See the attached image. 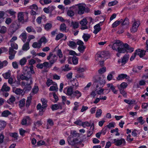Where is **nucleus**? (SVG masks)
<instances>
[{"instance_id":"1","label":"nucleus","mask_w":148,"mask_h":148,"mask_svg":"<svg viewBox=\"0 0 148 148\" xmlns=\"http://www.w3.org/2000/svg\"><path fill=\"white\" fill-rule=\"evenodd\" d=\"M19 76L22 80H24L21 82V85L24 86L25 88L27 90H30L32 88L31 85L33 83L32 78L30 72L28 71L27 73L21 74Z\"/></svg>"},{"instance_id":"2","label":"nucleus","mask_w":148,"mask_h":148,"mask_svg":"<svg viewBox=\"0 0 148 148\" xmlns=\"http://www.w3.org/2000/svg\"><path fill=\"white\" fill-rule=\"evenodd\" d=\"M63 92L66 95L70 96L71 99H74L75 97L78 99L82 95V93L79 91L76 90L73 91V88L71 86L65 88Z\"/></svg>"},{"instance_id":"3","label":"nucleus","mask_w":148,"mask_h":148,"mask_svg":"<svg viewBox=\"0 0 148 148\" xmlns=\"http://www.w3.org/2000/svg\"><path fill=\"white\" fill-rule=\"evenodd\" d=\"M75 6H77V13L79 15H81L85 12H88L89 11V9L87 8H86L83 5L82 3H79L75 5Z\"/></svg>"},{"instance_id":"4","label":"nucleus","mask_w":148,"mask_h":148,"mask_svg":"<svg viewBox=\"0 0 148 148\" xmlns=\"http://www.w3.org/2000/svg\"><path fill=\"white\" fill-rule=\"evenodd\" d=\"M128 46L127 44H123L121 42L119 47H117V51L119 53H125L126 52V49Z\"/></svg>"},{"instance_id":"5","label":"nucleus","mask_w":148,"mask_h":148,"mask_svg":"<svg viewBox=\"0 0 148 148\" xmlns=\"http://www.w3.org/2000/svg\"><path fill=\"white\" fill-rule=\"evenodd\" d=\"M77 10V7L74 5L70 7L67 11V14L70 17H72L75 14L74 12Z\"/></svg>"},{"instance_id":"6","label":"nucleus","mask_w":148,"mask_h":148,"mask_svg":"<svg viewBox=\"0 0 148 148\" xmlns=\"http://www.w3.org/2000/svg\"><path fill=\"white\" fill-rule=\"evenodd\" d=\"M50 59L49 62L50 64L52 65L56 62L57 60V57L56 55H53L51 52H50L49 56L47 57V59L49 60Z\"/></svg>"},{"instance_id":"7","label":"nucleus","mask_w":148,"mask_h":148,"mask_svg":"<svg viewBox=\"0 0 148 148\" xmlns=\"http://www.w3.org/2000/svg\"><path fill=\"white\" fill-rule=\"evenodd\" d=\"M67 141L69 144L71 145H74L76 142L78 141V140L77 138H74L71 137V135L69 136L67 138Z\"/></svg>"},{"instance_id":"8","label":"nucleus","mask_w":148,"mask_h":148,"mask_svg":"<svg viewBox=\"0 0 148 148\" xmlns=\"http://www.w3.org/2000/svg\"><path fill=\"white\" fill-rule=\"evenodd\" d=\"M112 143H114L115 145L117 146H119L121 145L123 143L124 144L125 143V141L123 138H121L120 140H117L115 139L112 141Z\"/></svg>"},{"instance_id":"9","label":"nucleus","mask_w":148,"mask_h":148,"mask_svg":"<svg viewBox=\"0 0 148 148\" xmlns=\"http://www.w3.org/2000/svg\"><path fill=\"white\" fill-rule=\"evenodd\" d=\"M16 52V51L14 50L13 49H12V47H10L8 51L9 54L10 55L9 56V59L10 60L13 59L14 58Z\"/></svg>"},{"instance_id":"10","label":"nucleus","mask_w":148,"mask_h":148,"mask_svg":"<svg viewBox=\"0 0 148 148\" xmlns=\"http://www.w3.org/2000/svg\"><path fill=\"white\" fill-rule=\"evenodd\" d=\"M97 82L96 88H98L99 86H100V87H103L104 84H105V81L102 77L99 76L98 78Z\"/></svg>"},{"instance_id":"11","label":"nucleus","mask_w":148,"mask_h":148,"mask_svg":"<svg viewBox=\"0 0 148 148\" xmlns=\"http://www.w3.org/2000/svg\"><path fill=\"white\" fill-rule=\"evenodd\" d=\"M17 17L18 21L22 23L27 21V20H26L25 21L24 20L23 13V12H18V13Z\"/></svg>"},{"instance_id":"12","label":"nucleus","mask_w":148,"mask_h":148,"mask_svg":"<svg viewBox=\"0 0 148 148\" xmlns=\"http://www.w3.org/2000/svg\"><path fill=\"white\" fill-rule=\"evenodd\" d=\"M129 58V55H125L122 58L121 61V60L119 59L118 60V62L119 63H121L122 65H124L127 63Z\"/></svg>"},{"instance_id":"13","label":"nucleus","mask_w":148,"mask_h":148,"mask_svg":"<svg viewBox=\"0 0 148 148\" xmlns=\"http://www.w3.org/2000/svg\"><path fill=\"white\" fill-rule=\"evenodd\" d=\"M146 51L139 49L135 51V53L139 56L140 57L142 58L145 54Z\"/></svg>"},{"instance_id":"14","label":"nucleus","mask_w":148,"mask_h":148,"mask_svg":"<svg viewBox=\"0 0 148 148\" xmlns=\"http://www.w3.org/2000/svg\"><path fill=\"white\" fill-rule=\"evenodd\" d=\"M121 42L119 40H116L115 42L112 46V49L113 50L117 51V47H119Z\"/></svg>"},{"instance_id":"15","label":"nucleus","mask_w":148,"mask_h":148,"mask_svg":"<svg viewBox=\"0 0 148 148\" xmlns=\"http://www.w3.org/2000/svg\"><path fill=\"white\" fill-rule=\"evenodd\" d=\"M21 26L19 23H14L12 24L11 27L13 29L16 31L21 27Z\"/></svg>"},{"instance_id":"16","label":"nucleus","mask_w":148,"mask_h":148,"mask_svg":"<svg viewBox=\"0 0 148 148\" xmlns=\"http://www.w3.org/2000/svg\"><path fill=\"white\" fill-rule=\"evenodd\" d=\"M103 52H98L95 56V59L96 60H100L101 58H103Z\"/></svg>"},{"instance_id":"17","label":"nucleus","mask_w":148,"mask_h":148,"mask_svg":"<svg viewBox=\"0 0 148 148\" xmlns=\"http://www.w3.org/2000/svg\"><path fill=\"white\" fill-rule=\"evenodd\" d=\"M10 90V88L8 86L6 83H4L3 85L1 90L2 91L8 92Z\"/></svg>"},{"instance_id":"18","label":"nucleus","mask_w":148,"mask_h":148,"mask_svg":"<svg viewBox=\"0 0 148 148\" xmlns=\"http://www.w3.org/2000/svg\"><path fill=\"white\" fill-rule=\"evenodd\" d=\"M94 30L93 33L95 34H97L99 31H100L101 28L100 25L97 24L94 26Z\"/></svg>"},{"instance_id":"19","label":"nucleus","mask_w":148,"mask_h":148,"mask_svg":"<svg viewBox=\"0 0 148 148\" xmlns=\"http://www.w3.org/2000/svg\"><path fill=\"white\" fill-rule=\"evenodd\" d=\"M19 37L22 40L23 42H25L27 38V34L25 32H24L21 34Z\"/></svg>"},{"instance_id":"20","label":"nucleus","mask_w":148,"mask_h":148,"mask_svg":"<svg viewBox=\"0 0 148 148\" xmlns=\"http://www.w3.org/2000/svg\"><path fill=\"white\" fill-rule=\"evenodd\" d=\"M128 85L126 82H123L120 85H118L117 87L119 89H125Z\"/></svg>"},{"instance_id":"21","label":"nucleus","mask_w":148,"mask_h":148,"mask_svg":"<svg viewBox=\"0 0 148 148\" xmlns=\"http://www.w3.org/2000/svg\"><path fill=\"white\" fill-rule=\"evenodd\" d=\"M30 122L29 117L27 116L26 118L23 119L21 123L22 125H26Z\"/></svg>"},{"instance_id":"22","label":"nucleus","mask_w":148,"mask_h":148,"mask_svg":"<svg viewBox=\"0 0 148 148\" xmlns=\"http://www.w3.org/2000/svg\"><path fill=\"white\" fill-rule=\"evenodd\" d=\"M68 45L70 47L72 48L76 47L77 46V43L71 40L69 41Z\"/></svg>"},{"instance_id":"23","label":"nucleus","mask_w":148,"mask_h":148,"mask_svg":"<svg viewBox=\"0 0 148 148\" xmlns=\"http://www.w3.org/2000/svg\"><path fill=\"white\" fill-rule=\"evenodd\" d=\"M58 89L57 84H55L53 86H51L49 89V90L51 91H58Z\"/></svg>"},{"instance_id":"24","label":"nucleus","mask_w":148,"mask_h":148,"mask_svg":"<svg viewBox=\"0 0 148 148\" xmlns=\"http://www.w3.org/2000/svg\"><path fill=\"white\" fill-rule=\"evenodd\" d=\"M127 77V75L126 74H121L119 75L117 78V79L118 80H121L124 79L125 78H126Z\"/></svg>"},{"instance_id":"25","label":"nucleus","mask_w":148,"mask_h":148,"mask_svg":"<svg viewBox=\"0 0 148 148\" xmlns=\"http://www.w3.org/2000/svg\"><path fill=\"white\" fill-rule=\"evenodd\" d=\"M70 26L72 27L74 29L77 28L79 26V23L77 22L72 21Z\"/></svg>"},{"instance_id":"26","label":"nucleus","mask_w":148,"mask_h":148,"mask_svg":"<svg viewBox=\"0 0 148 148\" xmlns=\"http://www.w3.org/2000/svg\"><path fill=\"white\" fill-rule=\"evenodd\" d=\"M123 21V19H121L120 21H116L114 22L112 25V27L113 28L116 27L120 23Z\"/></svg>"},{"instance_id":"27","label":"nucleus","mask_w":148,"mask_h":148,"mask_svg":"<svg viewBox=\"0 0 148 148\" xmlns=\"http://www.w3.org/2000/svg\"><path fill=\"white\" fill-rule=\"evenodd\" d=\"M32 99V97L31 96L28 97L27 98L25 104V106L26 107H28L30 105Z\"/></svg>"},{"instance_id":"28","label":"nucleus","mask_w":148,"mask_h":148,"mask_svg":"<svg viewBox=\"0 0 148 148\" xmlns=\"http://www.w3.org/2000/svg\"><path fill=\"white\" fill-rule=\"evenodd\" d=\"M91 36L90 34H84L82 38L85 42H87L90 37Z\"/></svg>"},{"instance_id":"29","label":"nucleus","mask_w":148,"mask_h":148,"mask_svg":"<svg viewBox=\"0 0 148 148\" xmlns=\"http://www.w3.org/2000/svg\"><path fill=\"white\" fill-rule=\"evenodd\" d=\"M25 99L23 98L19 101V106L20 108H21L24 106L25 105Z\"/></svg>"},{"instance_id":"30","label":"nucleus","mask_w":148,"mask_h":148,"mask_svg":"<svg viewBox=\"0 0 148 148\" xmlns=\"http://www.w3.org/2000/svg\"><path fill=\"white\" fill-rule=\"evenodd\" d=\"M41 45L40 44L39 41L38 42H35L33 43L32 46L34 48H40L41 47Z\"/></svg>"},{"instance_id":"31","label":"nucleus","mask_w":148,"mask_h":148,"mask_svg":"<svg viewBox=\"0 0 148 148\" xmlns=\"http://www.w3.org/2000/svg\"><path fill=\"white\" fill-rule=\"evenodd\" d=\"M41 100L42 102V107L46 108L47 106V100L46 99L44 98H42Z\"/></svg>"},{"instance_id":"32","label":"nucleus","mask_w":148,"mask_h":148,"mask_svg":"<svg viewBox=\"0 0 148 148\" xmlns=\"http://www.w3.org/2000/svg\"><path fill=\"white\" fill-rule=\"evenodd\" d=\"M27 62V59L26 58L24 57L20 60L19 62L20 64L22 66L25 65Z\"/></svg>"},{"instance_id":"33","label":"nucleus","mask_w":148,"mask_h":148,"mask_svg":"<svg viewBox=\"0 0 148 148\" xmlns=\"http://www.w3.org/2000/svg\"><path fill=\"white\" fill-rule=\"evenodd\" d=\"M2 75L4 78L6 79H8L11 75V72L10 71H8V72H6L2 74Z\"/></svg>"},{"instance_id":"34","label":"nucleus","mask_w":148,"mask_h":148,"mask_svg":"<svg viewBox=\"0 0 148 148\" xmlns=\"http://www.w3.org/2000/svg\"><path fill=\"white\" fill-rule=\"evenodd\" d=\"M29 48V44L28 42H26L24 44L22 47V50L23 51H26Z\"/></svg>"},{"instance_id":"35","label":"nucleus","mask_w":148,"mask_h":148,"mask_svg":"<svg viewBox=\"0 0 148 148\" xmlns=\"http://www.w3.org/2000/svg\"><path fill=\"white\" fill-rule=\"evenodd\" d=\"M39 90L38 87L37 86H34L32 90V94L34 95L37 93Z\"/></svg>"},{"instance_id":"36","label":"nucleus","mask_w":148,"mask_h":148,"mask_svg":"<svg viewBox=\"0 0 148 148\" xmlns=\"http://www.w3.org/2000/svg\"><path fill=\"white\" fill-rule=\"evenodd\" d=\"M8 64V62L6 60H4L1 62L0 60V69L3 68L4 66H6Z\"/></svg>"},{"instance_id":"37","label":"nucleus","mask_w":148,"mask_h":148,"mask_svg":"<svg viewBox=\"0 0 148 148\" xmlns=\"http://www.w3.org/2000/svg\"><path fill=\"white\" fill-rule=\"evenodd\" d=\"M66 28V24L64 23H63L60 25V29L62 32L65 31Z\"/></svg>"},{"instance_id":"38","label":"nucleus","mask_w":148,"mask_h":148,"mask_svg":"<svg viewBox=\"0 0 148 148\" xmlns=\"http://www.w3.org/2000/svg\"><path fill=\"white\" fill-rule=\"evenodd\" d=\"M39 41L41 45L42 43L45 44L47 42V40L46 38L44 36L42 37L39 40Z\"/></svg>"},{"instance_id":"39","label":"nucleus","mask_w":148,"mask_h":148,"mask_svg":"<svg viewBox=\"0 0 148 148\" xmlns=\"http://www.w3.org/2000/svg\"><path fill=\"white\" fill-rule=\"evenodd\" d=\"M11 114V113L8 110H6L3 111L2 113V115L3 116L7 117L8 115Z\"/></svg>"},{"instance_id":"40","label":"nucleus","mask_w":148,"mask_h":148,"mask_svg":"<svg viewBox=\"0 0 148 148\" xmlns=\"http://www.w3.org/2000/svg\"><path fill=\"white\" fill-rule=\"evenodd\" d=\"M51 2V0H40V3L42 5L49 4Z\"/></svg>"},{"instance_id":"41","label":"nucleus","mask_w":148,"mask_h":148,"mask_svg":"<svg viewBox=\"0 0 148 148\" xmlns=\"http://www.w3.org/2000/svg\"><path fill=\"white\" fill-rule=\"evenodd\" d=\"M26 30L29 33L31 32H33L34 33H36L34 29L32 26L27 27L26 28Z\"/></svg>"},{"instance_id":"42","label":"nucleus","mask_w":148,"mask_h":148,"mask_svg":"<svg viewBox=\"0 0 148 148\" xmlns=\"http://www.w3.org/2000/svg\"><path fill=\"white\" fill-rule=\"evenodd\" d=\"M6 125V123L4 121L0 122V131L5 127Z\"/></svg>"},{"instance_id":"43","label":"nucleus","mask_w":148,"mask_h":148,"mask_svg":"<svg viewBox=\"0 0 148 148\" xmlns=\"http://www.w3.org/2000/svg\"><path fill=\"white\" fill-rule=\"evenodd\" d=\"M72 62L73 64L76 65L78 63V59L76 56H73L72 57Z\"/></svg>"},{"instance_id":"44","label":"nucleus","mask_w":148,"mask_h":148,"mask_svg":"<svg viewBox=\"0 0 148 148\" xmlns=\"http://www.w3.org/2000/svg\"><path fill=\"white\" fill-rule=\"evenodd\" d=\"M7 32L6 27L4 26H2L0 29V33L4 34Z\"/></svg>"},{"instance_id":"45","label":"nucleus","mask_w":148,"mask_h":148,"mask_svg":"<svg viewBox=\"0 0 148 148\" xmlns=\"http://www.w3.org/2000/svg\"><path fill=\"white\" fill-rule=\"evenodd\" d=\"M52 27V25L50 23H47L45 26V29L47 31L51 29Z\"/></svg>"},{"instance_id":"46","label":"nucleus","mask_w":148,"mask_h":148,"mask_svg":"<svg viewBox=\"0 0 148 148\" xmlns=\"http://www.w3.org/2000/svg\"><path fill=\"white\" fill-rule=\"evenodd\" d=\"M60 106V105L55 104L52 105L51 109L53 110H56L59 108Z\"/></svg>"},{"instance_id":"47","label":"nucleus","mask_w":148,"mask_h":148,"mask_svg":"<svg viewBox=\"0 0 148 148\" xmlns=\"http://www.w3.org/2000/svg\"><path fill=\"white\" fill-rule=\"evenodd\" d=\"M118 1L116 0H114L112 1L109 2L108 3V5L109 6H113L117 4Z\"/></svg>"},{"instance_id":"48","label":"nucleus","mask_w":148,"mask_h":148,"mask_svg":"<svg viewBox=\"0 0 148 148\" xmlns=\"http://www.w3.org/2000/svg\"><path fill=\"white\" fill-rule=\"evenodd\" d=\"M87 23V21L86 18L83 19L80 22V23L82 25H86Z\"/></svg>"},{"instance_id":"49","label":"nucleus","mask_w":148,"mask_h":148,"mask_svg":"<svg viewBox=\"0 0 148 148\" xmlns=\"http://www.w3.org/2000/svg\"><path fill=\"white\" fill-rule=\"evenodd\" d=\"M71 134H72V136H71V137H72V138H74V137H78L79 136V134L77 132L75 131H73V132L71 133Z\"/></svg>"},{"instance_id":"50","label":"nucleus","mask_w":148,"mask_h":148,"mask_svg":"<svg viewBox=\"0 0 148 148\" xmlns=\"http://www.w3.org/2000/svg\"><path fill=\"white\" fill-rule=\"evenodd\" d=\"M90 125V124L88 121L83 122L82 123V126L84 128L86 127H88Z\"/></svg>"},{"instance_id":"51","label":"nucleus","mask_w":148,"mask_h":148,"mask_svg":"<svg viewBox=\"0 0 148 148\" xmlns=\"http://www.w3.org/2000/svg\"><path fill=\"white\" fill-rule=\"evenodd\" d=\"M102 112V110L101 109H99L97 110L96 114V117H99L101 116Z\"/></svg>"},{"instance_id":"52","label":"nucleus","mask_w":148,"mask_h":148,"mask_svg":"<svg viewBox=\"0 0 148 148\" xmlns=\"http://www.w3.org/2000/svg\"><path fill=\"white\" fill-rule=\"evenodd\" d=\"M85 47L84 45H80L78 48L79 51L80 52H83L84 51L85 49Z\"/></svg>"},{"instance_id":"53","label":"nucleus","mask_w":148,"mask_h":148,"mask_svg":"<svg viewBox=\"0 0 148 148\" xmlns=\"http://www.w3.org/2000/svg\"><path fill=\"white\" fill-rule=\"evenodd\" d=\"M64 36V34L62 33H60L57 35L56 37L55 40H58L62 38Z\"/></svg>"},{"instance_id":"54","label":"nucleus","mask_w":148,"mask_h":148,"mask_svg":"<svg viewBox=\"0 0 148 148\" xmlns=\"http://www.w3.org/2000/svg\"><path fill=\"white\" fill-rule=\"evenodd\" d=\"M11 46L10 47H12V49H17L18 48V45L15 43H13L11 44Z\"/></svg>"},{"instance_id":"55","label":"nucleus","mask_w":148,"mask_h":148,"mask_svg":"<svg viewBox=\"0 0 148 148\" xmlns=\"http://www.w3.org/2000/svg\"><path fill=\"white\" fill-rule=\"evenodd\" d=\"M13 67L15 69L18 68V66L17 62L16 61L13 62L12 63Z\"/></svg>"},{"instance_id":"56","label":"nucleus","mask_w":148,"mask_h":148,"mask_svg":"<svg viewBox=\"0 0 148 148\" xmlns=\"http://www.w3.org/2000/svg\"><path fill=\"white\" fill-rule=\"evenodd\" d=\"M102 52H103V58H108L110 56V54L108 51H103Z\"/></svg>"},{"instance_id":"57","label":"nucleus","mask_w":148,"mask_h":148,"mask_svg":"<svg viewBox=\"0 0 148 148\" xmlns=\"http://www.w3.org/2000/svg\"><path fill=\"white\" fill-rule=\"evenodd\" d=\"M140 24V22L139 21L134 20L132 25L138 28Z\"/></svg>"},{"instance_id":"58","label":"nucleus","mask_w":148,"mask_h":148,"mask_svg":"<svg viewBox=\"0 0 148 148\" xmlns=\"http://www.w3.org/2000/svg\"><path fill=\"white\" fill-rule=\"evenodd\" d=\"M122 25H128L129 24V22L128 19L127 18H125L123 21L122 22Z\"/></svg>"},{"instance_id":"59","label":"nucleus","mask_w":148,"mask_h":148,"mask_svg":"<svg viewBox=\"0 0 148 148\" xmlns=\"http://www.w3.org/2000/svg\"><path fill=\"white\" fill-rule=\"evenodd\" d=\"M74 0H64V3L65 5H67L70 4L71 1L73 2Z\"/></svg>"},{"instance_id":"60","label":"nucleus","mask_w":148,"mask_h":148,"mask_svg":"<svg viewBox=\"0 0 148 148\" xmlns=\"http://www.w3.org/2000/svg\"><path fill=\"white\" fill-rule=\"evenodd\" d=\"M119 90L120 93L124 97H125L126 96L127 93L123 89H119Z\"/></svg>"},{"instance_id":"61","label":"nucleus","mask_w":148,"mask_h":148,"mask_svg":"<svg viewBox=\"0 0 148 148\" xmlns=\"http://www.w3.org/2000/svg\"><path fill=\"white\" fill-rule=\"evenodd\" d=\"M106 71V68L105 67H103V68L99 69L98 72L100 74H102L103 73Z\"/></svg>"},{"instance_id":"62","label":"nucleus","mask_w":148,"mask_h":148,"mask_svg":"<svg viewBox=\"0 0 148 148\" xmlns=\"http://www.w3.org/2000/svg\"><path fill=\"white\" fill-rule=\"evenodd\" d=\"M138 28V27L132 25V28L130 29L131 32L134 33L136 32Z\"/></svg>"},{"instance_id":"63","label":"nucleus","mask_w":148,"mask_h":148,"mask_svg":"<svg viewBox=\"0 0 148 148\" xmlns=\"http://www.w3.org/2000/svg\"><path fill=\"white\" fill-rule=\"evenodd\" d=\"M57 53L58 56H59V58H61L62 57L63 54H62L61 50L60 49H59L58 50L57 52Z\"/></svg>"},{"instance_id":"64","label":"nucleus","mask_w":148,"mask_h":148,"mask_svg":"<svg viewBox=\"0 0 148 148\" xmlns=\"http://www.w3.org/2000/svg\"><path fill=\"white\" fill-rule=\"evenodd\" d=\"M53 83V82L52 80L49 79L47 82L46 84L48 86H49Z\"/></svg>"}]
</instances>
